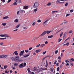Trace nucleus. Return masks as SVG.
Listing matches in <instances>:
<instances>
[{"label":"nucleus","instance_id":"obj_1","mask_svg":"<svg viewBox=\"0 0 74 74\" xmlns=\"http://www.w3.org/2000/svg\"><path fill=\"white\" fill-rule=\"evenodd\" d=\"M39 5V4L38 2H35L33 5V7L34 8H37V7H38Z\"/></svg>","mask_w":74,"mask_h":74},{"label":"nucleus","instance_id":"obj_2","mask_svg":"<svg viewBox=\"0 0 74 74\" xmlns=\"http://www.w3.org/2000/svg\"><path fill=\"white\" fill-rule=\"evenodd\" d=\"M24 52H25L24 50L21 51L18 54L19 56H23V53H24Z\"/></svg>","mask_w":74,"mask_h":74},{"label":"nucleus","instance_id":"obj_3","mask_svg":"<svg viewBox=\"0 0 74 74\" xmlns=\"http://www.w3.org/2000/svg\"><path fill=\"white\" fill-rule=\"evenodd\" d=\"M47 34V31H44L40 35L41 37H42L43 36H45V34Z\"/></svg>","mask_w":74,"mask_h":74},{"label":"nucleus","instance_id":"obj_4","mask_svg":"<svg viewBox=\"0 0 74 74\" xmlns=\"http://www.w3.org/2000/svg\"><path fill=\"white\" fill-rule=\"evenodd\" d=\"M47 34V31H44L40 35L41 37H42L43 36H45V34Z\"/></svg>","mask_w":74,"mask_h":74},{"label":"nucleus","instance_id":"obj_5","mask_svg":"<svg viewBox=\"0 0 74 74\" xmlns=\"http://www.w3.org/2000/svg\"><path fill=\"white\" fill-rule=\"evenodd\" d=\"M48 21V20H47L45 21V22H44L43 23H42V25H46L47 24V22Z\"/></svg>","mask_w":74,"mask_h":74},{"label":"nucleus","instance_id":"obj_6","mask_svg":"<svg viewBox=\"0 0 74 74\" xmlns=\"http://www.w3.org/2000/svg\"><path fill=\"white\" fill-rule=\"evenodd\" d=\"M59 13V12L58 11H52L51 14L52 15H54V13Z\"/></svg>","mask_w":74,"mask_h":74},{"label":"nucleus","instance_id":"obj_7","mask_svg":"<svg viewBox=\"0 0 74 74\" xmlns=\"http://www.w3.org/2000/svg\"><path fill=\"white\" fill-rule=\"evenodd\" d=\"M14 54L15 55H18V51H15L13 53V55H14Z\"/></svg>","mask_w":74,"mask_h":74},{"label":"nucleus","instance_id":"obj_8","mask_svg":"<svg viewBox=\"0 0 74 74\" xmlns=\"http://www.w3.org/2000/svg\"><path fill=\"white\" fill-rule=\"evenodd\" d=\"M8 57V56L7 55H3V58H6L7 59V58Z\"/></svg>","mask_w":74,"mask_h":74},{"label":"nucleus","instance_id":"obj_9","mask_svg":"<svg viewBox=\"0 0 74 74\" xmlns=\"http://www.w3.org/2000/svg\"><path fill=\"white\" fill-rule=\"evenodd\" d=\"M56 3H64V2H60L59 1V0H57L56 1Z\"/></svg>","mask_w":74,"mask_h":74},{"label":"nucleus","instance_id":"obj_10","mask_svg":"<svg viewBox=\"0 0 74 74\" xmlns=\"http://www.w3.org/2000/svg\"><path fill=\"white\" fill-rule=\"evenodd\" d=\"M19 67L20 68H22V67H24V66H23V64H20L19 65Z\"/></svg>","mask_w":74,"mask_h":74},{"label":"nucleus","instance_id":"obj_11","mask_svg":"<svg viewBox=\"0 0 74 74\" xmlns=\"http://www.w3.org/2000/svg\"><path fill=\"white\" fill-rule=\"evenodd\" d=\"M14 61H15V62H21V60H19L18 59H17L16 58H15V59L14 60Z\"/></svg>","mask_w":74,"mask_h":74},{"label":"nucleus","instance_id":"obj_12","mask_svg":"<svg viewBox=\"0 0 74 74\" xmlns=\"http://www.w3.org/2000/svg\"><path fill=\"white\" fill-rule=\"evenodd\" d=\"M40 47H44V46H45V44H42L41 45H40Z\"/></svg>","mask_w":74,"mask_h":74},{"label":"nucleus","instance_id":"obj_13","mask_svg":"<svg viewBox=\"0 0 74 74\" xmlns=\"http://www.w3.org/2000/svg\"><path fill=\"white\" fill-rule=\"evenodd\" d=\"M4 37H7L8 38H10V37L7 34H4Z\"/></svg>","mask_w":74,"mask_h":74},{"label":"nucleus","instance_id":"obj_14","mask_svg":"<svg viewBox=\"0 0 74 74\" xmlns=\"http://www.w3.org/2000/svg\"><path fill=\"white\" fill-rule=\"evenodd\" d=\"M51 32L52 30L48 31H47V34H49L50 33H51Z\"/></svg>","mask_w":74,"mask_h":74},{"label":"nucleus","instance_id":"obj_15","mask_svg":"<svg viewBox=\"0 0 74 74\" xmlns=\"http://www.w3.org/2000/svg\"><path fill=\"white\" fill-rule=\"evenodd\" d=\"M41 51V50L40 49H39V50H36V53H38V52H40Z\"/></svg>","mask_w":74,"mask_h":74},{"label":"nucleus","instance_id":"obj_16","mask_svg":"<svg viewBox=\"0 0 74 74\" xmlns=\"http://www.w3.org/2000/svg\"><path fill=\"white\" fill-rule=\"evenodd\" d=\"M8 18V16H6L5 17H4L3 18V19H7V18Z\"/></svg>","mask_w":74,"mask_h":74},{"label":"nucleus","instance_id":"obj_17","mask_svg":"<svg viewBox=\"0 0 74 74\" xmlns=\"http://www.w3.org/2000/svg\"><path fill=\"white\" fill-rule=\"evenodd\" d=\"M30 53H29V54H27V55L24 56V57H25V58H27V57H28V56H29V55H30Z\"/></svg>","mask_w":74,"mask_h":74},{"label":"nucleus","instance_id":"obj_18","mask_svg":"<svg viewBox=\"0 0 74 74\" xmlns=\"http://www.w3.org/2000/svg\"><path fill=\"white\" fill-rule=\"evenodd\" d=\"M14 67H15V66H18V64L17 63H14Z\"/></svg>","mask_w":74,"mask_h":74},{"label":"nucleus","instance_id":"obj_19","mask_svg":"<svg viewBox=\"0 0 74 74\" xmlns=\"http://www.w3.org/2000/svg\"><path fill=\"white\" fill-rule=\"evenodd\" d=\"M53 37V35H51L50 36H48V38H52Z\"/></svg>","mask_w":74,"mask_h":74},{"label":"nucleus","instance_id":"obj_20","mask_svg":"<svg viewBox=\"0 0 74 74\" xmlns=\"http://www.w3.org/2000/svg\"><path fill=\"white\" fill-rule=\"evenodd\" d=\"M28 8V7H27V6H25L23 8V9L26 10Z\"/></svg>","mask_w":74,"mask_h":74},{"label":"nucleus","instance_id":"obj_21","mask_svg":"<svg viewBox=\"0 0 74 74\" xmlns=\"http://www.w3.org/2000/svg\"><path fill=\"white\" fill-rule=\"evenodd\" d=\"M27 70L28 73H31V72H30V68L28 69Z\"/></svg>","mask_w":74,"mask_h":74},{"label":"nucleus","instance_id":"obj_22","mask_svg":"<svg viewBox=\"0 0 74 74\" xmlns=\"http://www.w3.org/2000/svg\"><path fill=\"white\" fill-rule=\"evenodd\" d=\"M7 38H0V40H5V39H6Z\"/></svg>","mask_w":74,"mask_h":74},{"label":"nucleus","instance_id":"obj_23","mask_svg":"<svg viewBox=\"0 0 74 74\" xmlns=\"http://www.w3.org/2000/svg\"><path fill=\"white\" fill-rule=\"evenodd\" d=\"M64 37H66V34H67V32H65L64 33Z\"/></svg>","mask_w":74,"mask_h":74},{"label":"nucleus","instance_id":"obj_24","mask_svg":"<svg viewBox=\"0 0 74 74\" xmlns=\"http://www.w3.org/2000/svg\"><path fill=\"white\" fill-rule=\"evenodd\" d=\"M2 25L3 26H5L6 25V23H2Z\"/></svg>","mask_w":74,"mask_h":74},{"label":"nucleus","instance_id":"obj_25","mask_svg":"<svg viewBox=\"0 0 74 74\" xmlns=\"http://www.w3.org/2000/svg\"><path fill=\"white\" fill-rule=\"evenodd\" d=\"M20 26V25H17L16 27V29H18L19 27V26Z\"/></svg>","mask_w":74,"mask_h":74},{"label":"nucleus","instance_id":"obj_26","mask_svg":"<svg viewBox=\"0 0 74 74\" xmlns=\"http://www.w3.org/2000/svg\"><path fill=\"white\" fill-rule=\"evenodd\" d=\"M36 24V22H34L32 23V26H34Z\"/></svg>","mask_w":74,"mask_h":74},{"label":"nucleus","instance_id":"obj_27","mask_svg":"<svg viewBox=\"0 0 74 74\" xmlns=\"http://www.w3.org/2000/svg\"><path fill=\"white\" fill-rule=\"evenodd\" d=\"M58 59L59 60H61V59H62V58H61L60 56H59L58 58Z\"/></svg>","mask_w":74,"mask_h":74},{"label":"nucleus","instance_id":"obj_28","mask_svg":"<svg viewBox=\"0 0 74 74\" xmlns=\"http://www.w3.org/2000/svg\"><path fill=\"white\" fill-rule=\"evenodd\" d=\"M26 65V62H24V63L23 64V66H24V67H25Z\"/></svg>","mask_w":74,"mask_h":74},{"label":"nucleus","instance_id":"obj_29","mask_svg":"<svg viewBox=\"0 0 74 74\" xmlns=\"http://www.w3.org/2000/svg\"><path fill=\"white\" fill-rule=\"evenodd\" d=\"M50 70L51 71V72H52V73H53V69H51Z\"/></svg>","mask_w":74,"mask_h":74},{"label":"nucleus","instance_id":"obj_30","mask_svg":"<svg viewBox=\"0 0 74 74\" xmlns=\"http://www.w3.org/2000/svg\"><path fill=\"white\" fill-rule=\"evenodd\" d=\"M69 33H73V31L72 30H71L69 31Z\"/></svg>","mask_w":74,"mask_h":74},{"label":"nucleus","instance_id":"obj_31","mask_svg":"<svg viewBox=\"0 0 74 74\" xmlns=\"http://www.w3.org/2000/svg\"><path fill=\"white\" fill-rule=\"evenodd\" d=\"M11 59L12 60H15V58H14V57H11Z\"/></svg>","mask_w":74,"mask_h":74},{"label":"nucleus","instance_id":"obj_32","mask_svg":"<svg viewBox=\"0 0 74 74\" xmlns=\"http://www.w3.org/2000/svg\"><path fill=\"white\" fill-rule=\"evenodd\" d=\"M37 11V8H36L34 10V12H36V11Z\"/></svg>","mask_w":74,"mask_h":74},{"label":"nucleus","instance_id":"obj_33","mask_svg":"<svg viewBox=\"0 0 74 74\" xmlns=\"http://www.w3.org/2000/svg\"><path fill=\"white\" fill-rule=\"evenodd\" d=\"M36 39V38H34L32 40V41H35Z\"/></svg>","mask_w":74,"mask_h":74},{"label":"nucleus","instance_id":"obj_34","mask_svg":"<svg viewBox=\"0 0 74 74\" xmlns=\"http://www.w3.org/2000/svg\"><path fill=\"white\" fill-rule=\"evenodd\" d=\"M16 58H17V59H19V56H16Z\"/></svg>","mask_w":74,"mask_h":74},{"label":"nucleus","instance_id":"obj_35","mask_svg":"<svg viewBox=\"0 0 74 74\" xmlns=\"http://www.w3.org/2000/svg\"><path fill=\"white\" fill-rule=\"evenodd\" d=\"M41 22V21L40 20H39L37 21V22L38 23H40V22Z\"/></svg>","mask_w":74,"mask_h":74},{"label":"nucleus","instance_id":"obj_36","mask_svg":"<svg viewBox=\"0 0 74 74\" xmlns=\"http://www.w3.org/2000/svg\"><path fill=\"white\" fill-rule=\"evenodd\" d=\"M29 51H29L28 50H25V52H26V53H27V52H29Z\"/></svg>","mask_w":74,"mask_h":74},{"label":"nucleus","instance_id":"obj_37","mask_svg":"<svg viewBox=\"0 0 74 74\" xmlns=\"http://www.w3.org/2000/svg\"><path fill=\"white\" fill-rule=\"evenodd\" d=\"M4 44V43H3V42H1L0 43V45H3Z\"/></svg>","mask_w":74,"mask_h":74},{"label":"nucleus","instance_id":"obj_38","mask_svg":"<svg viewBox=\"0 0 74 74\" xmlns=\"http://www.w3.org/2000/svg\"><path fill=\"white\" fill-rule=\"evenodd\" d=\"M65 6H66V7L67 6V5H68V3H66V4H65Z\"/></svg>","mask_w":74,"mask_h":74},{"label":"nucleus","instance_id":"obj_39","mask_svg":"<svg viewBox=\"0 0 74 74\" xmlns=\"http://www.w3.org/2000/svg\"><path fill=\"white\" fill-rule=\"evenodd\" d=\"M46 52H47V51L43 52L42 53L43 55H45V54L46 53Z\"/></svg>","mask_w":74,"mask_h":74},{"label":"nucleus","instance_id":"obj_40","mask_svg":"<svg viewBox=\"0 0 74 74\" xmlns=\"http://www.w3.org/2000/svg\"><path fill=\"white\" fill-rule=\"evenodd\" d=\"M50 5H51V3H49L47 4V5H48V6H49Z\"/></svg>","mask_w":74,"mask_h":74},{"label":"nucleus","instance_id":"obj_41","mask_svg":"<svg viewBox=\"0 0 74 74\" xmlns=\"http://www.w3.org/2000/svg\"><path fill=\"white\" fill-rule=\"evenodd\" d=\"M14 5H17V4L16 3V2H14V3H13Z\"/></svg>","mask_w":74,"mask_h":74},{"label":"nucleus","instance_id":"obj_42","mask_svg":"<svg viewBox=\"0 0 74 74\" xmlns=\"http://www.w3.org/2000/svg\"><path fill=\"white\" fill-rule=\"evenodd\" d=\"M63 35V32H62L61 33L60 36V37H61Z\"/></svg>","mask_w":74,"mask_h":74},{"label":"nucleus","instance_id":"obj_43","mask_svg":"<svg viewBox=\"0 0 74 74\" xmlns=\"http://www.w3.org/2000/svg\"><path fill=\"white\" fill-rule=\"evenodd\" d=\"M62 41V39H60L59 38V40H58V42H59L60 41Z\"/></svg>","mask_w":74,"mask_h":74},{"label":"nucleus","instance_id":"obj_44","mask_svg":"<svg viewBox=\"0 0 74 74\" xmlns=\"http://www.w3.org/2000/svg\"><path fill=\"white\" fill-rule=\"evenodd\" d=\"M59 69H59V67H58L57 68V71H59Z\"/></svg>","mask_w":74,"mask_h":74},{"label":"nucleus","instance_id":"obj_45","mask_svg":"<svg viewBox=\"0 0 74 74\" xmlns=\"http://www.w3.org/2000/svg\"><path fill=\"white\" fill-rule=\"evenodd\" d=\"M7 67V66H4V69H6Z\"/></svg>","mask_w":74,"mask_h":74},{"label":"nucleus","instance_id":"obj_46","mask_svg":"<svg viewBox=\"0 0 74 74\" xmlns=\"http://www.w3.org/2000/svg\"><path fill=\"white\" fill-rule=\"evenodd\" d=\"M40 46V44L36 46V47H39Z\"/></svg>","mask_w":74,"mask_h":74},{"label":"nucleus","instance_id":"obj_47","mask_svg":"<svg viewBox=\"0 0 74 74\" xmlns=\"http://www.w3.org/2000/svg\"><path fill=\"white\" fill-rule=\"evenodd\" d=\"M58 50H57L55 52V53L56 54L58 53Z\"/></svg>","mask_w":74,"mask_h":74},{"label":"nucleus","instance_id":"obj_48","mask_svg":"<svg viewBox=\"0 0 74 74\" xmlns=\"http://www.w3.org/2000/svg\"><path fill=\"white\" fill-rule=\"evenodd\" d=\"M63 54L62 53H61V58H62V57H63Z\"/></svg>","mask_w":74,"mask_h":74},{"label":"nucleus","instance_id":"obj_49","mask_svg":"<svg viewBox=\"0 0 74 74\" xmlns=\"http://www.w3.org/2000/svg\"><path fill=\"white\" fill-rule=\"evenodd\" d=\"M14 21H15L16 22H18V20L16 19Z\"/></svg>","mask_w":74,"mask_h":74},{"label":"nucleus","instance_id":"obj_50","mask_svg":"<svg viewBox=\"0 0 74 74\" xmlns=\"http://www.w3.org/2000/svg\"><path fill=\"white\" fill-rule=\"evenodd\" d=\"M65 62L66 63H69V60H66Z\"/></svg>","mask_w":74,"mask_h":74},{"label":"nucleus","instance_id":"obj_51","mask_svg":"<svg viewBox=\"0 0 74 74\" xmlns=\"http://www.w3.org/2000/svg\"><path fill=\"white\" fill-rule=\"evenodd\" d=\"M74 11V10H71L70 11V12H73Z\"/></svg>","mask_w":74,"mask_h":74},{"label":"nucleus","instance_id":"obj_52","mask_svg":"<svg viewBox=\"0 0 74 74\" xmlns=\"http://www.w3.org/2000/svg\"><path fill=\"white\" fill-rule=\"evenodd\" d=\"M0 58H3V55L0 56Z\"/></svg>","mask_w":74,"mask_h":74},{"label":"nucleus","instance_id":"obj_53","mask_svg":"<svg viewBox=\"0 0 74 74\" xmlns=\"http://www.w3.org/2000/svg\"><path fill=\"white\" fill-rule=\"evenodd\" d=\"M48 42L47 41H46L45 42V44H48Z\"/></svg>","mask_w":74,"mask_h":74},{"label":"nucleus","instance_id":"obj_54","mask_svg":"<svg viewBox=\"0 0 74 74\" xmlns=\"http://www.w3.org/2000/svg\"><path fill=\"white\" fill-rule=\"evenodd\" d=\"M0 37H4V34L0 35Z\"/></svg>","mask_w":74,"mask_h":74},{"label":"nucleus","instance_id":"obj_55","mask_svg":"<svg viewBox=\"0 0 74 74\" xmlns=\"http://www.w3.org/2000/svg\"><path fill=\"white\" fill-rule=\"evenodd\" d=\"M1 1H2L3 3H5V0H1Z\"/></svg>","mask_w":74,"mask_h":74},{"label":"nucleus","instance_id":"obj_56","mask_svg":"<svg viewBox=\"0 0 74 74\" xmlns=\"http://www.w3.org/2000/svg\"><path fill=\"white\" fill-rule=\"evenodd\" d=\"M63 67V66H62V64H61L60 66V68H62Z\"/></svg>","mask_w":74,"mask_h":74},{"label":"nucleus","instance_id":"obj_57","mask_svg":"<svg viewBox=\"0 0 74 74\" xmlns=\"http://www.w3.org/2000/svg\"><path fill=\"white\" fill-rule=\"evenodd\" d=\"M70 15V14H67L66 15V17L68 16H69Z\"/></svg>","mask_w":74,"mask_h":74},{"label":"nucleus","instance_id":"obj_58","mask_svg":"<svg viewBox=\"0 0 74 74\" xmlns=\"http://www.w3.org/2000/svg\"><path fill=\"white\" fill-rule=\"evenodd\" d=\"M69 45V42H67L66 44V45L67 46H68Z\"/></svg>","mask_w":74,"mask_h":74},{"label":"nucleus","instance_id":"obj_59","mask_svg":"<svg viewBox=\"0 0 74 74\" xmlns=\"http://www.w3.org/2000/svg\"><path fill=\"white\" fill-rule=\"evenodd\" d=\"M56 62H57V61L56 60L54 62V64H56Z\"/></svg>","mask_w":74,"mask_h":74},{"label":"nucleus","instance_id":"obj_60","mask_svg":"<svg viewBox=\"0 0 74 74\" xmlns=\"http://www.w3.org/2000/svg\"><path fill=\"white\" fill-rule=\"evenodd\" d=\"M71 60H72V61H74V59L73 58H71Z\"/></svg>","mask_w":74,"mask_h":74},{"label":"nucleus","instance_id":"obj_61","mask_svg":"<svg viewBox=\"0 0 74 74\" xmlns=\"http://www.w3.org/2000/svg\"><path fill=\"white\" fill-rule=\"evenodd\" d=\"M34 70H36L37 69V68H36V67H34Z\"/></svg>","mask_w":74,"mask_h":74},{"label":"nucleus","instance_id":"obj_62","mask_svg":"<svg viewBox=\"0 0 74 74\" xmlns=\"http://www.w3.org/2000/svg\"><path fill=\"white\" fill-rule=\"evenodd\" d=\"M23 29H27V28L26 27H24Z\"/></svg>","mask_w":74,"mask_h":74},{"label":"nucleus","instance_id":"obj_63","mask_svg":"<svg viewBox=\"0 0 74 74\" xmlns=\"http://www.w3.org/2000/svg\"><path fill=\"white\" fill-rule=\"evenodd\" d=\"M66 66H67V65L68 66H69L70 65V64L69 63H66Z\"/></svg>","mask_w":74,"mask_h":74},{"label":"nucleus","instance_id":"obj_64","mask_svg":"<svg viewBox=\"0 0 74 74\" xmlns=\"http://www.w3.org/2000/svg\"><path fill=\"white\" fill-rule=\"evenodd\" d=\"M21 12H24V13H25V12L24 11H23V10H21Z\"/></svg>","mask_w":74,"mask_h":74}]
</instances>
